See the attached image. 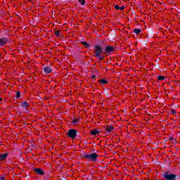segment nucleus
Returning a JSON list of instances; mask_svg holds the SVG:
<instances>
[{"instance_id":"obj_1","label":"nucleus","mask_w":180,"mask_h":180,"mask_svg":"<svg viewBox=\"0 0 180 180\" xmlns=\"http://www.w3.org/2000/svg\"><path fill=\"white\" fill-rule=\"evenodd\" d=\"M98 157H99V155H98V154L95 153L86 154L84 155V158H86L89 161H92L93 162H96V161L98 160Z\"/></svg>"},{"instance_id":"obj_2","label":"nucleus","mask_w":180,"mask_h":180,"mask_svg":"<svg viewBox=\"0 0 180 180\" xmlns=\"http://www.w3.org/2000/svg\"><path fill=\"white\" fill-rule=\"evenodd\" d=\"M95 49V56L97 58H99V60H103V57L101 56V54H102V53H103V49L101 48V46L99 45H96L94 46Z\"/></svg>"},{"instance_id":"obj_3","label":"nucleus","mask_w":180,"mask_h":180,"mask_svg":"<svg viewBox=\"0 0 180 180\" xmlns=\"http://www.w3.org/2000/svg\"><path fill=\"white\" fill-rule=\"evenodd\" d=\"M163 176L166 180H175V178H176V175L172 174L171 172H166Z\"/></svg>"},{"instance_id":"obj_4","label":"nucleus","mask_w":180,"mask_h":180,"mask_svg":"<svg viewBox=\"0 0 180 180\" xmlns=\"http://www.w3.org/2000/svg\"><path fill=\"white\" fill-rule=\"evenodd\" d=\"M68 137H70V139H75V137H77V130L70 129L68 131Z\"/></svg>"},{"instance_id":"obj_5","label":"nucleus","mask_w":180,"mask_h":180,"mask_svg":"<svg viewBox=\"0 0 180 180\" xmlns=\"http://www.w3.org/2000/svg\"><path fill=\"white\" fill-rule=\"evenodd\" d=\"M8 41L9 40L7 38H0V47H4V46L8 44Z\"/></svg>"},{"instance_id":"obj_6","label":"nucleus","mask_w":180,"mask_h":180,"mask_svg":"<svg viewBox=\"0 0 180 180\" xmlns=\"http://www.w3.org/2000/svg\"><path fill=\"white\" fill-rule=\"evenodd\" d=\"M114 51H115V47L108 46L105 48V53H106L107 54H110V53H113Z\"/></svg>"},{"instance_id":"obj_7","label":"nucleus","mask_w":180,"mask_h":180,"mask_svg":"<svg viewBox=\"0 0 180 180\" xmlns=\"http://www.w3.org/2000/svg\"><path fill=\"white\" fill-rule=\"evenodd\" d=\"M34 172L37 174V175H44V172L40 168H34Z\"/></svg>"},{"instance_id":"obj_8","label":"nucleus","mask_w":180,"mask_h":180,"mask_svg":"<svg viewBox=\"0 0 180 180\" xmlns=\"http://www.w3.org/2000/svg\"><path fill=\"white\" fill-rule=\"evenodd\" d=\"M91 134H92V136H96L98 134H99V133H101V130L99 129H93L90 131Z\"/></svg>"},{"instance_id":"obj_9","label":"nucleus","mask_w":180,"mask_h":180,"mask_svg":"<svg viewBox=\"0 0 180 180\" xmlns=\"http://www.w3.org/2000/svg\"><path fill=\"white\" fill-rule=\"evenodd\" d=\"M8 158V153L0 154V161H5Z\"/></svg>"},{"instance_id":"obj_10","label":"nucleus","mask_w":180,"mask_h":180,"mask_svg":"<svg viewBox=\"0 0 180 180\" xmlns=\"http://www.w3.org/2000/svg\"><path fill=\"white\" fill-rule=\"evenodd\" d=\"M44 71L46 74H50V72H51V71H53V70H51V68H50L49 66H46L44 68Z\"/></svg>"},{"instance_id":"obj_11","label":"nucleus","mask_w":180,"mask_h":180,"mask_svg":"<svg viewBox=\"0 0 180 180\" xmlns=\"http://www.w3.org/2000/svg\"><path fill=\"white\" fill-rule=\"evenodd\" d=\"M21 106H22V108L27 109V108H29L30 106V105H29V103H27V102L24 101L22 103Z\"/></svg>"},{"instance_id":"obj_12","label":"nucleus","mask_w":180,"mask_h":180,"mask_svg":"<svg viewBox=\"0 0 180 180\" xmlns=\"http://www.w3.org/2000/svg\"><path fill=\"white\" fill-rule=\"evenodd\" d=\"M105 130L106 131H108V133H110V131L113 130V127H112L111 125H107L105 126Z\"/></svg>"},{"instance_id":"obj_13","label":"nucleus","mask_w":180,"mask_h":180,"mask_svg":"<svg viewBox=\"0 0 180 180\" xmlns=\"http://www.w3.org/2000/svg\"><path fill=\"white\" fill-rule=\"evenodd\" d=\"M99 84H101L102 85H105L108 84V81H106V79H101L99 80Z\"/></svg>"},{"instance_id":"obj_14","label":"nucleus","mask_w":180,"mask_h":180,"mask_svg":"<svg viewBox=\"0 0 180 180\" xmlns=\"http://www.w3.org/2000/svg\"><path fill=\"white\" fill-rule=\"evenodd\" d=\"M134 32L136 33V34H139V33H141V29H134Z\"/></svg>"},{"instance_id":"obj_15","label":"nucleus","mask_w":180,"mask_h":180,"mask_svg":"<svg viewBox=\"0 0 180 180\" xmlns=\"http://www.w3.org/2000/svg\"><path fill=\"white\" fill-rule=\"evenodd\" d=\"M158 81H164V79H165V77H164V76H159L158 77Z\"/></svg>"},{"instance_id":"obj_16","label":"nucleus","mask_w":180,"mask_h":180,"mask_svg":"<svg viewBox=\"0 0 180 180\" xmlns=\"http://www.w3.org/2000/svg\"><path fill=\"white\" fill-rule=\"evenodd\" d=\"M83 46H85L86 47H89V45L86 41H82L81 42Z\"/></svg>"},{"instance_id":"obj_17","label":"nucleus","mask_w":180,"mask_h":180,"mask_svg":"<svg viewBox=\"0 0 180 180\" xmlns=\"http://www.w3.org/2000/svg\"><path fill=\"white\" fill-rule=\"evenodd\" d=\"M79 2L81 4V5H85V0H79Z\"/></svg>"},{"instance_id":"obj_18","label":"nucleus","mask_w":180,"mask_h":180,"mask_svg":"<svg viewBox=\"0 0 180 180\" xmlns=\"http://www.w3.org/2000/svg\"><path fill=\"white\" fill-rule=\"evenodd\" d=\"M15 98H20V91H17Z\"/></svg>"},{"instance_id":"obj_19","label":"nucleus","mask_w":180,"mask_h":180,"mask_svg":"<svg viewBox=\"0 0 180 180\" xmlns=\"http://www.w3.org/2000/svg\"><path fill=\"white\" fill-rule=\"evenodd\" d=\"M78 122H79V120L78 119H75L72 120V123H78Z\"/></svg>"},{"instance_id":"obj_20","label":"nucleus","mask_w":180,"mask_h":180,"mask_svg":"<svg viewBox=\"0 0 180 180\" xmlns=\"http://www.w3.org/2000/svg\"><path fill=\"white\" fill-rule=\"evenodd\" d=\"M115 8L116 11H119L120 8V6H119V5H115Z\"/></svg>"},{"instance_id":"obj_21","label":"nucleus","mask_w":180,"mask_h":180,"mask_svg":"<svg viewBox=\"0 0 180 180\" xmlns=\"http://www.w3.org/2000/svg\"><path fill=\"white\" fill-rule=\"evenodd\" d=\"M123 9H124V6L120 7V11H123Z\"/></svg>"},{"instance_id":"obj_22","label":"nucleus","mask_w":180,"mask_h":180,"mask_svg":"<svg viewBox=\"0 0 180 180\" xmlns=\"http://www.w3.org/2000/svg\"><path fill=\"white\" fill-rule=\"evenodd\" d=\"M0 180H5V177H4V176H0Z\"/></svg>"},{"instance_id":"obj_23","label":"nucleus","mask_w":180,"mask_h":180,"mask_svg":"<svg viewBox=\"0 0 180 180\" xmlns=\"http://www.w3.org/2000/svg\"><path fill=\"white\" fill-rule=\"evenodd\" d=\"M56 36H58V34H60V33L58 32H56Z\"/></svg>"},{"instance_id":"obj_24","label":"nucleus","mask_w":180,"mask_h":180,"mask_svg":"<svg viewBox=\"0 0 180 180\" xmlns=\"http://www.w3.org/2000/svg\"><path fill=\"white\" fill-rule=\"evenodd\" d=\"M172 113H175V110H172Z\"/></svg>"},{"instance_id":"obj_25","label":"nucleus","mask_w":180,"mask_h":180,"mask_svg":"<svg viewBox=\"0 0 180 180\" xmlns=\"http://www.w3.org/2000/svg\"><path fill=\"white\" fill-rule=\"evenodd\" d=\"M0 101H2V98H0Z\"/></svg>"},{"instance_id":"obj_26","label":"nucleus","mask_w":180,"mask_h":180,"mask_svg":"<svg viewBox=\"0 0 180 180\" xmlns=\"http://www.w3.org/2000/svg\"><path fill=\"white\" fill-rule=\"evenodd\" d=\"M0 57H1V53H0Z\"/></svg>"},{"instance_id":"obj_27","label":"nucleus","mask_w":180,"mask_h":180,"mask_svg":"<svg viewBox=\"0 0 180 180\" xmlns=\"http://www.w3.org/2000/svg\"><path fill=\"white\" fill-rule=\"evenodd\" d=\"M29 1H32V0H29Z\"/></svg>"}]
</instances>
